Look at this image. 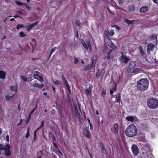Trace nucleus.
Masks as SVG:
<instances>
[{
    "label": "nucleus",
    "instance_id": "1",
    "mask_svg": "<svg viewBox=\"0 0 158 158\" xmlns=\"http://www.w3.org/2000/svg\"><path fill=\"white\" fill-rule=\"evenodd\" d=\"M148 85L149 81L147 79H141L137 82V88L139 90L144 91L148 89Z\"/></svg>",
    "mask_w": 158,
    "mask_h": 158
},
{
    "label": "nucleus",
    "instance_id": "2",
    "mask_svg": "<svg viewBox=\"0 0 158 158\" xmlns=\"http://www.w3.org/2000/svg\"><path fill=\"white\" fill-rule=\"evenodd\" d=\"M147 105L151 109L156 108L158 106V101L155 98H150L147 101Z\"/></svg>",
    "mask_w": 158,
    "mask_h": 158
},
{
    "label": "nucleus",
    "instance_id": "3",
    "mask_svg": "<svg viewBox=\"0 0 158 158\" xmlns=\"http://www.w3.org/2000/svg\"><path fill=\"white\" fill-rule=\"evenodd\" d=\"M10 146L9 144H7L5 146L0 143V150H4V154L6 156H9L11 155V152L10 150Z\"/></svg>",
    "mask_w": 158,
    "mask_h": 158
},
{
    "label": "nucleus",
    "instance_id": "4",
    "mask_svg": "<svg viewBox=\"0 0 158 158\" xmlns=\"http://www.w3.org/2000/svg\"><path fill=\"white\" fill-rule=\"evenodd\" d=\"M129 137H132L135 135L137 133V129L136 127L133 124L129 126Z\"/></svg>",
    "mask_w": 158,
    "mask_h": 158
},
{
    "label": "nucleus",
    "instance_id": "5",
    "mask_svg": "<svg viewBox=\"0 0 158 158\" xmlns=\"http://www.w3.org/2000/svg\"><path fill=\"white\" fill-rule=\"evenodd\" d=\"M119 60L121 63H126L128 61V58L125 56L123 52H122V56L119 58Z\"/></svg>",
    "mask_w": 158,
    "mask_h": 158
},
{
    "label": "nucleus",
    "instance_id": "6",
    "mask_svg": "<svg viewBox=\"0 0 158 158\" xmlns=\"http://www.w3.org/2000/svg\"><path fill=\"white\" fill-rule=\"evenodd\" d=\"M131 150L134 155L137 156L139 154V149L136 145L134 144L132 145Z\"/></svg>",
    "mask_w": 158,
    "mask_h": 158
},
{
    "label": "nucleus",
    "instance_id": "7",
    "mask_svg": "<svg viewBox=\"0 0 158 158\" xmlns=\"http://www.w3.org/2000/svg\"><path fill=\"white\" fill-rule=\"evenodd\" d=\"M35 73L33 74V77L35 79H37L40 82H42L43 81V79L42 77L40 76L39 75L40 72L38 71H35L34 72Z\"/></svg>",
    "mask_w": 158,
    "mask_h": 158
},
{
    "label": "nucleus",
    "instance_id": "8",
    "mask_svg": "<svg viewBox=\"0 0 158 158\" xmlns=\"http://www.w3.org/2000/svg\"><path fill=\"white\" fill-rule=\"evenodd\" d=\"M93 88V85L92 84H90L89 85L88 88L84 89V92L86 93L87 96H89L91 94Z\"/></svg>",
    "mask_w": 158,
    "mask_h": 158
},
{
    "label": "nucleus",
    "instance_id": "9",
    "mask_svg": "<svg viewBox=\"0 0 158 158\" xmlns=\"http://www.w3.org/2000/svg\"><path fill=\"white\" fill-rule=\"evenodd\" d=\"M84 135L86 137L89 139L91 137L90 131L86 128H84L82 130Z\"/></svg>",
    "mask_w": 158,
    "mask_h": 158
},
{
    "label": "nucleus",
    "instance_id": "10",
    "mask_svg": "<svg viewBox=\"0 0 158 158\" xmlns=\"http://www.w3.org/2000/svg\"><path fill=\"white\" fill-rule=\"evenodd\" d=\"M39 21H36L35 22L31 23L28 25L27 28V31H29L32 27L37 25L39 23Z\"/></svg>",
    "mask_w": 158,
    "mask_h": 158
},
{
    "label": "nucleus",
    "instance_id": "11",
    "mask_svg": "<svg viewBox=\"0 0 158 158\" xmlns=\"http://www.w3.org/2000/svg\"><path fill=\"white\" fill-rule=\"evenodd\" d=\"M98 59V56L97 55H94L92 58V65L95 66Z\"/></svg>",
    "mask_w": 158,
    "mask_h": 158
},
{
    "label": "nucleus",
    "instance_id": "12",
    "mask_svg": "<svg viewBox=\"0 0 158 158\" xmlns=\"http://www.w3.org/2000/svg\"><path fill=\"white\" fill-rule=\"evenodd\" d=\"M154 45L152 44H149L148 45L147 53L149 54L151 51L153 50Z\"/></svg>",
    "mask_w": 158,
    "mask_h": 158
},
{
    "label": "nucleus",
    "instance_id": "13",
    "mask_svg": "<svg viewBox=\"0 0 158 158\" xmlns=\"http://www.w3.org/2000/svg\"><path fill=\"white\" fill-rule=\"evenodd\" d=\"M33 73V72L31 70L28 71L27 72L26 75L29 76V77L28 78V81H30L33 79L32 78Z\"/></svg>",
    "mask_w": 158,
    "mask_h": 158
},
{
    "label": "nucleus",
    "instance_id": "14",
    "mask_svg": "<svg viewBox=\"0 0 158 158\" xmlns=\"http://www.w3.org/2000/svg\"><path fill=\"white\" fill-rule=\"evenodd\" d=\"M95 66L92 65V64H89L84 67L83 68V69L85 71H87L89 70L92 69Z\"/></svg>",
    "mask_w": 158,
    "mask_h": 158
},
{
    "label": "nucleus",
    "instance_id": "15",
    "mask_svg": "<svg viewBox=\"0 0 158 158\" xmlns=\"http://www.w3.org/2000/svg\"><path fill=\"white\" fill-rule=\"evenodd\" d=\"M148 9V7L146 6L141 7L140 9V11L141 13L146 12Z\"/></svg>",
    "mask_w": 158,
    "mask_h": 158
},
{
    "label": "nucleus",
    "instance_id": "16",
    "mask_svg": "<svg viewBox=\"0 0 158 158\" xmlns=\"http://www.w3.org/2000/svg\"><path fill=\"white\" fill-rule=\"evenodd\" d=\"M6 76V73L4 71L2 70H0V79H4Z\"/></svg>",
    "mask_w": 158,
    "mask_h": 158
},
{
    "label": "nucleus",
    "instance_id": "17",
    "mask_svg": "<svg viewBox=\"0 0 158 158\" xmlns=\"http://www.w3.org/2000/svg\"><path fill=\"white\" fill-rule=\"evenodd\" d=\"M33 86L34 87L39 88L42 89L44 86V85L43 84H39L38 83H34L33 84Z\"/></svg>",
    "mask_w": 158,
    "mask_h": 158
},
{
    "label": "nucleus",
    "instance_id": "18",
    "mask_svg": "<svg viewBox=\"0 0 158 158\" xmlns=\"http://www.w3.org/2000/svg\"><path fill=\"white\" fill-rule=\"evenodd\" d=\"M136 65V62L135 61H131L129 64V68L133 69L134 68Z\"/></svg>",
    "mask_w": 158,
    "mask_h": 158
},
{
    "label": "nucleus",
    "instance_id": "19",
    "mask_svg": "<svg viewBox=\"0 0 158 158\" xmlns=\"http://www.w3.org/2000/svg\"><path fill=\"white\" fill-rule=\"evenodd\" d=\"M53 151L56 154L58 152L59 154L61 155H63V153L61 151V150L59 149L58 147H57L56 148H55V149H54Z\"/></svg>",
    "mask_w": 158,
    "mask_h": 158
},
{
    "label": "nucleus",
    "instance_id": "20",
    "mask_svg": "<svg viewBox=\"0 0 158 158\" xmlns=\"http://www.w3.org/2000/svg\"><path fill=\"white\" fill-rule=\"evenodd\" d=\"M99 144L101 149L103 153L104 154H106V150L105 148L104 147V146L103 144L101 142H100Z\"/></svg>",
    "mask_w": 158,
    "mask_h": 158
},
{
    "label": "nucleus",
    "instance_id": "21",
    "mask_svg": "<svg viewBox=\"0 0 158 158\" xmlns=\"http://www.w3.org/2000/svg\"><path fill=\"white\" fill-rule=\"evenodd\" d=\"M137 120V117L135 116H129V121L133 122Z\"/></svg>",
    "mask_w": 158,
    "mask_h": 158
},
{
    "label": "nucleus",
    "instance_id": "22",
    "mask_svg": "<svg viewBox=\"0 0 158 158\" xmlns=\"http://www.w3.org/2000/svg\"><path fill=\"white\" fill-rule=\"evenodd\" d=\"M111 52V51H110L108 52L107 53V56H105L103 58V59L104 60H105L106 59L108 60L110 59V54Z\"/></svg>",
    "mask_w": 158,
    "mask_h": 158
},
{
    "label": "nucleus",
    "instance_id": "23",
    "mask_svg": "<svg viewBox=\"0 0 158 158\" xmlns=\"http://www.w3.org/2000/svg\"><path fill=\"white\" fill-rule=\"evenodd\" d=\"M10 88L11 91L16 92L17 91V85L16 86H10Z\"/></svg>",
    "mask_w": 158,
    "mask_h": 158
},
{
    "label": "nucleus",
    "instance_id": "24",
    "mask_svg": "<svg viewBox=\"0 0 158 158\" xmlns=\"http://www.w3.org/2000/svg\"><path fill=\"white\" fill-rule=\"evenodd\" d=\"M116 101L119 103L121 101L120 97V94L118 93L116 95Z\"/></svg>",
    "mask_w": 158,
    "mask_h": 158
},
{
    "label": "nucleus",
    "instance_id": "25",
    "mask_svg": "<svg viewBox=\"0 0 158 158\" xmlns=\"http://www.w3.org/2000/svg\"><path fill=\"white\" fill-rule=\"evenodd\" d=\"M139 140L140 141L145 142L146 141L145 137L144 136H141L139 137Z\"/></svg>",
    "mask_w": 158,
    "mask_h": 158
},
{
    "label": "nucleus",
    "instance_id": "26",
    "mask_svg": "<svg viewBox=\"0 0 158 158\" xmlns=\"http://www.w3.org/2000/svg\"><path fill=\"white\" fill-rule=\"evenodd\" d=\"M15 3L18 6H25L26 5V3H22L18 1H16Z\"/></svg>",
    "mask_w": 158,
    "mask_h": 158
},
{
    "label": "nucleus",
    "instance_id": "27",
    "mask_svg": "<svg viewBox=\"0 0 158 158\" xmlns=\"http://www.w3.org/2000/svg\"><path fill=\"white\" fill-rule=\"evenodd\" d=\"M14 94H13L12 96H9L8 95H5V96L6 99V101L8 102L13 97Z\"/></svg>",
    "mask_w": 158,
    "mask_h": 158
},
{
    "label": "nucleus",
    "instance_id": "28",
    "mask_svg": "<svg viewBox=\"0 0 158 158\" xmlns=\"http://www.w3.org/2000/svg\"><path fill=\"white\" fill-rule=\"evenodd\" d=\"M142 70L139 68H137L134 69L133 71V72L138 73L141 72Z\"/></svg>",
    "mask_w": 158,
    "mask_h": 158
},
{
    "label": "nucleus",
    "instance_id": "29",
    "mask_svg": "<svg viewBox=\"0 0 158 158\" xmlns=\"http://www.w3.org/2000/svg\"><path fill=\"white\" fill-rule=\"evenodd\" d=\"M81 43L83 47L86 50H87L88 49V47L87 45L86 44L84 41L82 40L81 41Z\"/></svg>",
    "mask_w": 158,
    "mask_h": 158
},
{
    "label": "nucleus",
    "instance_id": "30",
    "mask_svg": "<svg viewBox=\"0 0 158 158\" xmlns=\"http://www.w3.org/2000/svg\"><path fill=\"white\" fill-rule=\"evenodd\" d=\"M136 23V21L135 20H129V27L132 24H135Z\"/></svg>",
    "mask_w": 158,
    "mask_h": 158
},
{
    "label": "nucleus",
    "instance_id": "31",
    "mask_svg": "<svg viewBox=\"0 0 158 158\" xmlns=\"http://www.w3.org/2000/svg\"><path fill=\"white\" fill-rule=\"evenodd\" d=\"M44 126V120L42 121L40 126L38 128V129H40L43 128Z\"/></svg>",
    "mask_w": 158,
    "mask_h": 158
},
{
    "label": "nucleus",
    "instance_id": "32",
    "mask_svg": "<svg viewBox=\"0 0 158 158\" xmlns=\"http://www.w3.org/2000/svg\"><path fill=\"white\" fill-rule=\"evenodd\" d=\"M135 10V7L133 5H130V7H129V11H133Z\"/></svg>",
    "mask_w": 158,
    "mask_h": 158
},
{
    "label": "nucleus",
    "instance_id": "33",
    "mask_svg": "<svg viewBox=\"0 0 158 158\" xmlns=\"http://www.w3.org/2000/svg\"><path fill=\"white\" fill-rule=\"evenodd\" d=\"M24 27V26L23 24H19L17 26L16 28L18 30L20 28L23 27Z\"/></svg>",
    "mask_w": 158,
    "mask_h": 158
},
{
    "label": "nucleus",
    "instance_id": "34",
    "mask_svg": "<svg viewBox=\"0 0 158 158\" xmlns=\"http://www.w3.org/2000/svg\"><path fill=\"white\" fill-rule=\"evenodd\" d=\"M64 84H65V85L66 86V87L69 92V93H70L71 92V90H70V86H69V84L68 82H67L65 83Z\"/></svg>",
    "mask_w": 158,
    "mask_h": 158
},
{
    "label": "nucleus",
    "instance_id": "35",
    "mask_svg": "<svg viewBox=\"0 0 158 158\" xmlns=\"http://www.w3.org/2000/svg\"><path fill=\"white\" fill-rule=\"evenodd\" d=\"M57 48L56 47H53L50 51V53L51 54V55H52V54L57 49Z\"/></svg>",
    "mask_w": 158,
    "mask_h": 158
},
{
    "label": "nucleus",
    "instance_id": "36",
    "mask_svg": "<svg viewBox=\"0 0 158 158\" xmlns=\"http://www.w3.org/2000/svg\"><path fill=\"white\" fill-rule=\"evenodd\" d=\"M101 74V71L99 69H98V72L96 73V77L97 78Z\"/></svg>",
    "mask_w": 158,
    "mask_h": 158
},
{
    "label": "nucleus",
    "instance_id": "37",
    "mask_svg": "<svg viewBox=\"0 0 158 158\" xmlns=\"http://www.w3.org/2000/svg\"><path fill=\"white\" fill-rule=\"evenodd\" d=\"M61 78L62 79V80L64 82V83L65 84L67 82V81L66 80V78L64 77L63 75L61 76Z\"/></svg>",
    "mask_w": 158,
    "mask_h": 158
},
{
    "label": "nucleus",
    "instance_id": "38",
    "mask_svg": "<svg viewBox=\"0 0 158 158\" xmlns=\"http://www.w3.org/2000/svg\"><path fill=\"white\" fill-rule=\"evenodd\" d=\"M105 34L107 37L110 36L109 32L108 30H106L105 31Z\"/></svg>",
    "mask_w": 158,
    "mask_h": 158
},
{
    "label": "nucleus",
    "instance_id": "39",
    "mask_svg": "<svg viewBox=\"0 0 158 158\" xmlns=\"http://www.w3.org/2000/svg\"><path fill=\"white\" fill-rule=\"evenodd\" d=\"M144 147L145 148H146L148 151L150 150V146L149 144H148V143H147L145 144H144Z\"/></svg>",
    "mask_w": 158,
    "mask_h": 158
},
{
    "label": "nucleus",
    "instance_id": "40",
    "mask_svg": "<svg viewBox=\"0 0 158 158\" xmlns=\"http://www.w3.org/2000/svg\"><path fill=\"white\" fill-rule=\"evenodd\" d=\"M20 77L25 81H27V78L26 77L22 75L20 76Z\"/></svg>",
    "mask_w": 158,
    "mask_h": 158
},
{
    "label": "nucleus",
    "instance_id": "41",
    "mask_svg": "<svg viewBox=\"0 0 158 158\" xmlns=\"http://www.w3.org/2000/svg\"><path fill=\"white\" fill-rule=\"evenodd\" d=\"M30 136L29 133V128L28 127L27 128V133L25 135V137L26 138H28Z\"/></svg>",
    "mask_w": 158,
    "mask_h": 158
},
{
    "label": "nucleus",
    "instance_id": "42",
    "mask_svg": "<svg viewBox=\"0 0 158 158\" xmlns=\"http://www.w3.org/2000/svg\"><path fill=\"white\" fill-rule=\"evenodd\" d=\"M123 19L124 21L128 25V19L126 18L125 17H123Z\"/></svg>",
    "mask_w": 158,
    "mask_h": 158
},
{
    "label": "nucleus",
    "instance_id": "43",
    "mask_svg": "<svg viewBox=\"0 0 158 158\" xmlns=\"http://www.w3.org/2000/svg\"><path fill=\"white\" fill-rule=\"evenodd\" d=\"M79 61L78 60L76 57H74V62L75 64H77Z\"/></svg>",
    "mask_w": 158,
    "mask_h": 158
},
{
    "label": "nucleus",
    "instance_id": "44",
    "mask_svg": "<svg viewBox=\"0 0 158 158\" xmlns=\"http://www.w3.org/2000/svg\"><path fill=\"white\" fill-rule=\"evenodd\" d=\"M19 35H20V36L21 37H25L26 35L25 34L23 31L20 32L19 33Z\"/></svg>",
    "mask_w": 158,
    "mask_h": 158
},
{
    "label": "nucleus",
    "instance_id": "45",
    "mask_svg": "<svg viewBox=\"0 0 158 158\" xmlns=\"http://www.w3.org/2000/svg\"><path fill=\"white\" fill-rule=\"evenodd\" d=\"M79 120H80L81 119V116L80 113L76 114Z\"/></svg>",
    "mask_w": 158,
    "mask_h": 158
},
{
    "label": "nucleus",
    "instance_id": "46",
    "mask_svg": "<svg viewBox=\"0 0 158 158\" xmlns=\"http://www.w3.org/2000/svg\"><path fill=\"white\" fill-rule=\"evenodd\" d=\"M31 116L30 115H29L28 118L27 120L25 122V123L26 124H28V122H29L31 118Z\"/></svg>",
    "mask_w": 158,
    "mask_h": 158
},
{
    "label": "nucleus",
    "instance_id": "47",
    "mask_svg": "<svg viewBox=\"0 0 158 158\" xmlns=\"http://www.w3.org/2000/svg\"><path fill=\"white\" fill-rule=\"evenodd\" d=\"M157 37V35H152L151 36L150 38L151 39H155Z\"/></svg>",
    "mask_w": 158,
    "mask_h": 158
},
{
    "label": "nucleus",
    "instance_id": "48",
    "mask_svg": "<svg viewBox=\"0 0 158 158\" xmlns=\"http://www.w3.org/2000/svg\"><path fill=\"white\" fill-rule=\"evenodd\" d=\"M113 129H118V124L117 123H115L113 126Z\"/></svg>",
    "mask_w": 158,
    "mask_h": 158
},
{
    "label": "nucleus",
    "instance_id": "49",
    "mask_svg": "<svg viewBox=\"0 0 158 158\" xmlns=\"http://www.w3.org/2000/svg\"><path fill=\"white\" fill-rule=\"evenodd\" d=\"M76 24L77 26H80L81 24L80 21L79 20H77L76 22Z\"/></svg>",
    "mask_w": 158,
    "mask_h": 158
},
{
    "label": "nucleus",
    "instance_id": "50",
    "mask_svg": "<svg viewBox=\"0 0 158 158\" xmlns=\"http://www.w3.org/2000/svg\"><path fill=\"white\" fill-rule=\"evenodd\" d=\"M124 0H118V3L119 4L122 5L124 3Z\"/></svg>",
    "mask_w": 158,
    "mask_h": 158
},
{
    "label": "nucleus",
    "instance_id": "51",
    "mask_svg": "<svg viewBox=\"0 0 158 158\" xmlns=\"http://www.w3.org/2000/svg\"><path fill=\"white\" fill-rule=\"evenodd\" d=\"M147 158H153V156L151 154H148L147 156Z\"/></svg>",
    "mask_w": 158,
    "mask_h": 158
},
{
    "label": "nucleus",
    "instance_id": "52",
    "mask_svg": "<svg viewBox=\"0 0 158 158\" xmlns=\"http://www.w3.org/2000/svg\"><path fill=\"white\" fill-rule=\"evenodd\" d=\"M110 35V36H113L114 34V31L113 30H111L109 32Z\"/></svg>",
    "mask_w": 158,
    "mask_h": 158
},
{
    "label": "nucleus",
    "instance_id": "53",
    "mask_svg": "<svg viewBox=\"0 0 158 158\" xmlns=\"http://www.w3.org/2000/svg\"><path fill=\"white\" fill-rule=\"evenodd\" d=\"M125 133L127 136H128V127L126 128L125 131Z\"/></svg>",
    "mask_w": 158,
    "mask_h": 158
},
{
    "label": "nucleus",
    "instance_id": "54",
    "mask_svg": "<svg viewBox=\"0 0 158 158\" xmlns=\"http://www.w3.org/2000/svg\"><path fill=\"white\" fill-rule=\"evenodd\" d=\"M87 45H88L87 46H88V47L89 48H91V44H90V42L89 41H88L87 42Z\"/></svg>",
    "mask_w": 158,
    "mask_h": 158
},
{
    "label": "nucleus",
    "instance_id": "55",
    "mask_svg": "<svg viewBox=\"0 0 158 158\" xmlns=\"http://www.w3.org/2000/svg\"><path fill=\"white\" fill-rule=\"evenodd\" d=\"M53 82L55 84L58 85H59V81L57 80H56V81H55L54 80H53Z\"/></svg>",
    "mask_w": 158,
    "mask_h": 158
},
{
    "label": "nucleus",
    "instance_id": "56",
    "mask_svg": "<svg viewBox=\"0 0 158 158\" xmlns=\"http://www.w3.org/2000/svg\"><path fill=\"white\" fill-rule=\"evenodd\" d=\"M118 129H113V131L115 134H117L118 133Z\"/></svg>",
    "mask_w": 158,
    "mask_h": 158
},
{
    "label": "nucleus",
    "instance_id": "57",
    "mask_svg": "<svg viewBox=\"0 0 158 158\" xmlns=\"http://www.w3.org/2000/svg\"><path fill=\"white\" fill-rule=\"evenodd\" d=\"M138 49L140 52L143 50V48L142 46H139L138 47Z\"/></svg>",
    "mask_w": 158,
    "mask_h": 158
},
{
    "label": "nucleus",
    "instance_id": "58",
    "mask_svg": "<svg viewBox=\"0 0 158 158\" xmlns=\"http://www.w3.org/2000/svg\"><path fill=\"white\" fill-rule=\"evenodd\" d=\"M25 6H26V7L27 10H31V7L27 5L26 4V5H25Z\"/></svg>",
    "mask_w": 158,
    "mask_h": 158
},
{
    "label": "nucleus",
    "instance_id": "59",
    "mask_svg": "<svg viewBox=\"0 0 158 158\" xmlns=\"http://www.w3.org/2000/svg\"><path fill=\"white\" fill-rule=\"evenodd\" d=\"M101 94L104 95H105L106 94V92L105 91L102 90L101 92Z\"/></svg>",
    "mask_w": 158,
    "mask_h": 158
},
{
    "label": "nucleus",
    "instance_id": "60",
    "mask_svg": "<svg viewBox=\"0 0 158 158\" xmlns=\"http://www.w3.org/2000/svg\"><path fill=\"white\" fill-rule=\"evenodd\" d=\"M74 109H75V112L76 113V114L79 113L78 112V110L77 107L75 108Z\"/></svg>",
    "mask_w": 158,
    "mask_h": 158
},
{
    "label": "nucleus",
    "instance_id": "61",
    "mask_svg": "<svg viewBox=\"0 0 158 158\" xmlns=\"http://www.w3.org/2000/svg\"><path fill=\"white\" fill-rule=\"evenodd\" d=\"M140 52L141 53V56H143L144 55H145V53L144 52L143 50L142 51H140Z\"/></svg>",
    "mask_w": 158,
    "mask_h": 158
},
{
    "label": "nucleus",
    "instance_id": "62",
    "mask_svg": "<svg viewBox=\"0 0 158 158\" xmlns=\"http://www.w3.org/2000/svg\"><path fill=\"white\" fill-rule=\"evenodd\" d=\"M35 108L32 110L30 112V113L29 114V115H30V116H31V114L33 113V112L35 111Z\"/></svg>",
    "mask_w": 158,
    "mask_h": 158
},
{
    "label": "nucleus",
    "instance_id": "63",
    "mask_svg": "<svg viewBox=\"0 0 158 158\" xmlns=\"http://www.w3.org/2000/svg\"><path fill=\"white\" fill-rule=\"evenodd\" d=\"M6 139L7 142H8L9 141V136L8 135H7L6 136Z\"/></svg>",
    "mask_w": 158,
    "mask_h": 158
},
{
    "label": "nucleus",
    "instance_id": "64",
    "mask_svg": "<svg viewBox=\"0 0 158 158\" xmlns=\"http://www.w3.org/2000/svg\"><path fill=\"white\" fill-rule=\"evenodd\" d=\"M52 143L53 145L54 146L55 148H56L57 147H58L56 143H55L53 142Z\"/></svg>",
    "mask_w": 158,
    "mask_h": 158
}]
</instances>
